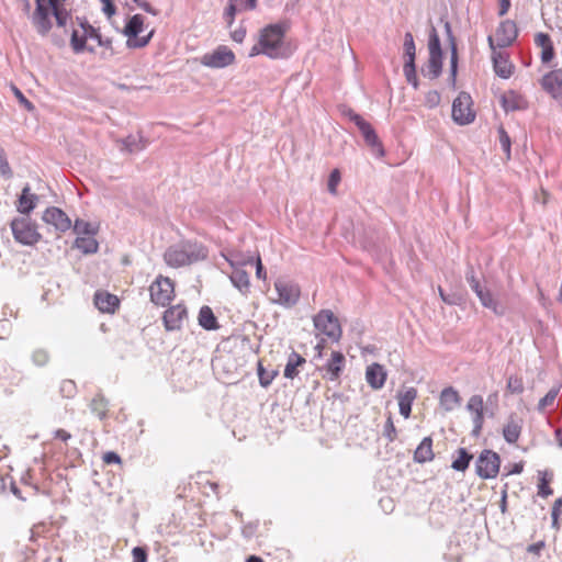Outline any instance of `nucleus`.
<instances>
[{"label":"nucleus","mask_w":562,"mask_h":562,"mask_svg":"<svg viewBox=\"0 0 562 562\" xmlns=\"http://www.w3.org/2000/svg\"><path fill=\"white\" fill-rule=\"evenodd\" d=\"M535 43L537 46L543 48L552 44L550 36L547 33H538L535 36Z\"/></svg>","instance_id":"nucleus-59"},{"label":"nucleus","mask_w":562,"mask_h":562,"mask_svg":"<svg viewBox=\"0 0 562 562\" xmlns=\"http://www.w3.org/2000/svg\"><path fill=\"white\" fill-rule=\"evenodd\" d=\"M0 175H2L5 178L12 177V170L9 166V162L5 157V153L2 148H0Z\"/></svg>","instance_id":"nucleus-53"},{"label":"nucleus","mask_w":562,"mask_h":562,"mask_svg":"<svg viewBox=\"0 0 562 562\" xmlns=\"http://www.w3.org/2000/svg\"><path fill=\"white\" fill-rule=\"evenodd\" d=\"M11 231L14 239L23 245L32 246L41 238L35 224L29 217L14 218L11 222Z\"/></svg>","instance_id":"nucleus-4"},{"label":"nucleus","mask_w":562,"mask_h":562,"mask_svg":"<svg viewBox=\"0 0 562 562\" xmlns=\"http://www.w3.org/2000/svg\"><path fill=\"white\" fill-rule=\"evenodd\" d=\"M277 374H278L277 370L268 371L263 368V366L260 361L258 362V378H259V383L262 387H268L272 383V381L277 376Z\"/></svg>","instance_id":"nucleus-43"},{"label":"nucleus","mask_w":562,"mask_h":562,"mask_svg":"<svg viewBox=\"0 0 562 562\" xmlns=\"http://www.w3.org/2000/svg\"><path fill=\"white\" fill-rule=\"evenodd\" d=\"M539 484H538V495L546 498L553 494L552 488L549 486L550 481L552 480V473L548 471H539Z\"/></svg>","instance_id":"nucleus-39"},{"label":"nucleus","mask_w":562,"mask_h":562,"mask_svg":"<svg viewBox=\"0 0 562 562\" xmlns=\"http://www.w3.org/2000/svg\"><path fill=\"white\" fill-rule=\"evenodd\" d=\"M467 409L472 414L473 435L479 436L484 420V402L481 395H472L467 404Z\"/></svg>","instance_id":"nucleus-16"},{"label":"nucleus","mask_w":562,"mask_h":562,"mask_svg":"<svg viewBox=\"0 0 562 562\" xmlns=\"http://www.w3.org/2000/svg\"><path fill=\"white\" fill-rule=\"evenodd\" d=\"M238 9L233 0H229V3L224 12V18L227 21V23L231 25L234 22L236 13H238Z\"/></svg>","instance_id":"nucleus-55"},{"label":"nucleus","mask_w":562,"mask_h":562,"mask_svg":"<svg viewBox=\"0 0 562 562\" xmlns=\"http://www.w3.org/2000/svg\"><path fill=\"white\" fill-rule=\"evenodd\" d=\"M345 367V356L340 351H333L330 358L322 370L325 371L324 378L336 381Z\"/></svg>","instance_id":"nucleus-19"},{"label":"nucleus","mask_w":562,"mask_h":562,"mask_svg":"<svg viewBox=\"0 0 562 562\" xmlns=\"http://www.w3.org/2000/svg\"><path fill=\"white\" fill-rule=\"evenodd\" d=\"M518 35L516 23L512 20L501 22L496 30L494 44L495 48H504L510 46Z\"/></svg>","instance_id":"nucleus-14"},{"label":"nucleus","mask_w":562,"mask_h":562,"mask_svg":"<svg viewBox=\"0 0 562 562\" xmlns=\"http://www.w3.org/2000/svg\"><path fill=\"white\" fill-rule=\"evenodd\" d=\"M42 218L46 224L54 226L55 229L60 233H65L71 227L69 216L61 209L56 206L47 207Z\"/></svg>","instance_id":"nucleus-13"},{"label":"nucleus","mask_w":562,"mask_h":562,"mask_svg":"<svg viewBox=\"0 0 562 562\" xmlns=\"http://www.w3.org/2000/svg\"><path fill=\"white\" fill-rule=\"evenodd\" d=\"M11 90H12L13 94L15 95V98L19 100L21 105H23L27 111L34 110V105L25 98V95L22 93V91L18 87L12 86Z\"/></svg>","instance_id":"nucleus-52"},{"label":"nucleus","mask_w":562,"mask_h":562,"mask_svg":"<svg viewBox=\"0 0 562 562\" xmlns=\"http://www.w3.org/2000/svg\"><path fill=\"white\" fill-rule=\"evenodd\" d=\"M285 31V23L269 24L263 27L260 31L258 43L249 52V57L260 54L273 59L282 57V43Z\"/></svg>","instance_id":"nucleus-1"},{"label":"nucleus","mask_w":562,"mask_h":562,"mask_svg":"<svg viewBox=\"0 0 562 562\" xmlns=\"http://www.w3.org/2000/svg\"><path fill=\"white\" fill-rule=\"evenodd\" d=\"M162 318L167 330L180 329L187 318V308L181 304L171 306L164 313Z\"/></svg>","instance_id":"nucleus-18"},{"label":"nucleus","mask_w":562,"mask_h":562,"mask_svg":"<svg viewBox=\"0 0 562 562\" xmlns=\"http://www.w3.org/2000/svg\"><path fill=\"white\" fill-rule=\"evenodd\" d=\"M119 303L117 296L109 292L98 291L94 294V305L102 313H113Z\"/></svg>","instance_id":"nucleus-21"},{"label":"nucleus","mask_w":562,"mask_h":562,"mask_svg":"<svg viewBox=\"0 0 562 562\" xmlns=\"http://www.w3.org/2000/svg\"><path fill=\"white\" fill-rule=\"evenodd\" d=\"M458 457L452 461L451 468L456 471H465L469 468L470 461L473 456L467 451L464 448H459L457 450Z\"/></svg>","instance_id":"nucleus-38"},{"label":"nucleus","mask_w":562,"mask_h":562,"mask_svg":"<svg viewBox=\"0 0 562 562\" xmlns=\"http://www.w3.org/2000/svg\"><path fill=\"white\" fill-rule=\"evenodd\" d=\"M440 102V94L437 91H429L426 94V103L429 108H435Z\"/></svg>","instance_id":"nucleus-62"},{"label":"nucleus","mask_w":562,"mask_h":562,"mask_svg":"<svg viewBox=\"0 0 562 562\" xmlns=\"http://www.w3.org/2000/svg\"><path fill=\"white\" fill-rule=\"evenodd\" d=\"M90 409L100 419H103L106 417L108 401L102 395H97L92 398L90 403Z\"/></svg>","instance_id":"nucleus-41"},{"label":"nucleus","mask_w":562,"mask_h":562,"mask_svg":"<svg viewBox=\"0 0 562 562\" xmlns=\"http://www.w3.org/2000/svg\"><path fill=\"white\" fill-rule=\"evenodd\" d=\"M206 256L205 247L187 240L168 247L164 254V259L169 267L180 268L204 260Z\"/></svg>","instance_id":"nucleus-2"},{"label":"nucleus","mask_w":562,"mask_h":562,"mask_svg":"<svg viewBox=\"0 0 562 562\" xmlns=\"http://www.w3.org/2000/svg\"><path fill=\"white\" fill-rule=\"evenodd\" d=\"M52 14L54 15L56 24L59 27H65L68 20L70 19V13L66 8L55 10L52 12Z\"/></svg>","instance_id":"nucleus-48"},{"label":"nucleus","mask_w":562,"mask_h":562,"mask_svg":"<svg viewBox=\"0 0 562 562\" xmlns=\"http://www.w3.org/2000/svg\"><path fill=\"white\" fill-rule=\"evenodd\" d=\"M554 57V47H553V44L547 46V47H543L542 50H541V61L547 64L549 61H551Z\"/></svg>","instance_id":"nucleus-60"},{"label":"nucleus","mask_w":562,"mask_h":562,"mask_svg":"<svg viewBox=\"0 0 562 562\" xmlns=\"http://www.w3.org/2000/svg\"><path fill=\"white\" fill-rule=\"evenodd\" d=\"M471 98L469 94L460 93L452 103V119L460 125L470 124L474 121V113L470 108Z\"/></svg>","instance_id":"nucleus-9"},{"label":"nucleus","mask_w":562,"mask_h":562,"mask_svg":"<svg viewBox=\"0 0 562 562\" xmlns=\"http://www.w3.org/2000/svg\"><path fill=\"white\" fill-rule=\"evenodd\" d=\"M498 134H499L501 147L505 151L507 158L509 159L510 158V137L503 127H501L498 130Z\"/></svg>","instance_id":"nucleus-49"},{"label":"nucleus","mask_w":562,"mask_h":562,"mask_svg":"<svg viewBox=\"0 0 562 562\" xmlns=\"http://www.w3.org/2000/svg\"><path fill=\"white\" fill-rule=\"evenodd\" d=\"M103 3L102 11L104 14H106L109 18L115 14V5L113 4L112 0H100Z\"/></svg>","instance_id":"nucleus-63"},{"label":"nucleus","mask_w":562,"mask_h":562,"mask_svg":"<svg viewBox=\"0 0 562 562\" xmlns=\"http://www.w3.org/2000/svg\"><path fill=\"white\" fill-rule=\"evenodd\" d=\"M235 55L231 48L225 45L218 46L213 52L206 53L201 57V64L210 68H224L232 65Z\"/></svg>","instance_id":"nucleus-8"},{"label":"nucleus","mask_w":562,"mask_h":562,"mask_svg":"<svg viewBox=\"0 0 562 562\" xmlns=\"http://www.w3.org/2000/svg\"><path fill=\"white\" fill-rule=\"evenodd\" d=\"M254 265L256 266V277L258 279L265 280L267 274H266V270L263 268V265L261 262L260 256L254 257Z\"/></svg>","instance_id":"nucleus-61"},{"label":"nucleus","mask_w":562,"mask_h":562,"mask_svg":"<svg viewBox=\"0 0 562 562\" xmlns=\"http://www.w3.org/2000/svg\"><path fill=\"white\" fill-rule=\"evenodd\" d=\"M199 325L206 330H213L218 327L216 317L209 306H202L199 313Z\"/></svg>","instance_id":"nucleus-31"},{"label":"nucleus","mask_w":562,"mask_h":562,"mask_svg":"<svg viewBox=\"0 0 562 562\" xmlns=\"http://www.w3.org/2000/svg\"><path fill=\"white\" fill-rule=\"evenodd\" d=\"M445 29L451 40V44H452V52H451V59H450V80L452 83L456 82V77H457V69H458V56H457V49H456V45H454V42H453V36H452V32H451V26L450 24L447 22L445 24Z\"/></svg>","instance_id":"nucleus-40"},{"label":"nucleus","mask_w":562,"mask_h":562,"mask_svg":"<svg viewBox=\"0 0 562 562\" xmlns=\"http://www.w3.org/2000/svg\"><path fill=\"white\" fill-rule=\"evenodd\" d=\"M232 284L241 293L247 294L250 289V279L244 268H235L229 274Z\"/></svg>","instance_id":"nucleus-24"},{"label":"nucleus","mask_w":562,"mask_h":562,"mask_svg":"<svg viewBox=\"0 0 562 562\" xmlns=\"http://www.w3.org/2000/svg\"><path fill=\"white\" fill-rule=\"evenodd\" d=\"M305 363V359L295 351H292L288 358V362L284 368V376L286 379H293L297 375V367Z\"/></svg>","instance_id":"nucleus-32"},{"label":"nucleus","mask_w":562,"mask_h":562,"mask_svg":"<svg viewBox=\"0 0 562 562\" xmlns=\"http://www.w3.org/2000/svg\"><path fill=\"white\" fill-rule=\"evenodd\" d=\"M340 181V173L337 169L333 170L329 175L328 179V191L330 193H336V188Z\"/></svg>","instance_id":"nucleus-56"},{"label":"nucleus","mask_w":562,"mask_h":562,"mask_svg":"<svg viewBox=\"0 0 562 562\" xmlns=\"http://www.w3.org/2000/svg\"><path fill=\"white\" fill-rule=\"evenodd\" d=\"M63 393H67L70 396L75 391V384L72 381H64L60 387Z\"/></svg>","instance_id":"nucleus-64"},{"label":"nucleus","mask_w":562,"mask_h":562,"mask_svg":"<svg viewBox=\"0 0 562 562\" xmlns=\"http://www.w3.org/2000/svg\"><path fill=\"white\" fill-rule=\"evenodd\" d=\"M72 229L78 236H94L99 232V225L78 218L75 221Z\"/></svg>","instance_id":"nucleus-37"},{"label":"nucleus","mask_w":562,"mask_h":562,"mask_svg":"<svg viewBox=\"0 0 562 562\" xmlns=\"http://www.w3.org/2000/svg\"><path fill=\"white\" fill-rule=\"evenodd\" d=\"M440 406L446 412H451L461 405V396L452 386L446 387L440 393Z\"/></svg>","instance_id":"nucleus-23"},{"label":"nucleus","mask_w":562,"mask_h":562,"mask_svg":"<svg viewBox=\"0 0 562 562\" xmlns=\"http://www.w3.org/2000/svg\"><path fill=\"white\" fill-rule=\"evenodd\" d=\"M239 12L246 10H254L257 5V0H233Z\"/></svg>","instance_id":"nucleus-57"},{"label":"nucleus","mask_w":562,"mask_h":562,"mask_svg":"<svg viewBox=\"0 0 562 562\" xmlns=\"http://www.w3.org/2000/svg\"><path fill=\"white\" fill-rule=\"evenodd\" d=\"M36 8L32 15V23L41 36H46L52 29V21L48 18V8L45 0H35Z\"/></svg>","instance_id":"nucleus-15"},{"label":"nucleus","mask_w":562,"mask_h":562,"mask_svg":"<svg viewBox=\"0 0 562 562\" xmlns=\"http://www.w3.org/2000/svg\"><path fill=\"white\" fill-rule=\"evenodd\" d=\"M144 18L140 14L133 15L124 27V34L128 37L127 46L132 48H140L148 44L151 37V32L143 37L138 35L143 31Z\"/></svg>","instance_id":"nucleus-6"},{"label":"nucleus","mask_w":562,"mask_h":562,"mask_svg":"<svg viewBox=\"0 0 562 562\" xmlns=\"http://www.w3.org/2000/svg\"><path fill=\"white\" fill-rule=\"evenodd\" d=\"M355 119L357 120L356 126L359 128L366 144L371 148L372 154L376 157H383L384 148L371 124L362 116H356Z\"/></svg>","instance_id":"nucleus-11"},{"label":"nucleus","mask_w":562,"mask_h":562,"mask_svg":"<svg viewBox=\"0 0 562 562\" xmlns=\"http://www.w3.org/2000/svg\"><path fill=\"white\" fill-rule=\"evenodd\" d=\"M32 360L36 366H44L48 361V353L43 349L35 350Z\"/></svg>","instance_id":"nucleus-54"},{"label":"nucleus","mask_w":562,"mask_h":562,"mask_svg":"<svg viewBox=\"0 0 562 562\" xmlns=\"http://www.w3.org/2000/svg\"><path fill=\"white\" fill-rule=\"evenodd\" d=\"M133 562H147V552L142 547H135L132 550Z\"/></svg>","instance_id":"nucleus-58"},{"label":"nucleus","mask_w":562,"mask_h":562,"mask_svg":"<svg viewBox=\"0 0 562 562\" xmlns=\"http://www.w3.org/2000/svg\"><path fill=\"white\" fill-rule=\"evenodd\" d=\"M432 459V440L430 437H425L415 450L414 460L418 463H425Z\"/></svg>","instance_id":"nucleus-27"},{"label":"nucleus","mask_w":562,"mask_h":562,"mask_svg":"<svg viewBox=\"0 0 562 562\" xmlns=\"http://www.w3.org/2000/svg\"><path fill=\"white\" fill-rule=\"evenodd\" d=\"M428 49L429 55L431 56H442L440 38L434 26H431V30L429 32Z\"/></svg>","instance_id":"nucleus-42"},{"label":"nucleus","mask_w":562,"mask_h":562,"mask_svg":"<svg viewBox=\"0 0 562 562\" xmlns=\"http://www.w3.org/2000/svg\"><path fill=\"white\" fill-rule=\"evenodd\" d=\"M488 45L492 49V60L495 74L503 78L508 79L513 75L514 66L509 61L508 56L503 52H497L494 44V37H487Z\"/></svg>","instance_id":"nucleus-12"},{"label":"nucleus","mask_w":562,"mask_h":562,"mask_svg":"<svg viewBox=\"0 0 562 562\" xmlns=\"http://www.w3.org/2000/svg\"><path fill=\"white\" fill-rule=\"evenodd\" d=\"M274 289L278 293L276 303L285 307L294 306L301 295V290L296 283L283 279H278L274 282Z\"/></svg>","instance_id":"nucleus-7"},{"label":"nucleus","mask_w":562,"mask_h":562,"mask_svg":"<svg viewBox=\"0 0 562 562\" xmlns=\"http://www.w3.org/2000/svg\"><path fill=\"white\" fill-rule=\"evenodd\" d=\"M383 435L387 438L389 441H394L396 438V428L393 424L392 416L389 415L385 425H384V431Z\"/></svg>","instance_id":"nucleus-51"},{"label":"nucleus","mask_w":562,"mask_h":562,"mask_svg":"<svg viewBox=\"0 0 562 562\" xmlns=\"http://www.w3.org/2000/svg\"><path fill=\"white\" fill-rule=\"evenodd\" d=\"M507 389L510 393L519 394L524 391L522 380L517 376H509Z\"/></svg>","instance_id":"nucleus-50"},{"label":"nucleus","mask_w":562,"mask_h":562,"mask_svg":"<svg viewBox=\"0 0 562 562\" xmlns=\"http://www.w3.org/2000/svg\"><path fill=\"white\" fill-rule=\"evenodd\" d=\"M541 87L554 99L562 97V68L554 69L541 78Z\"/></svg>","instance_id":"nucleus-17"},{"label":"nucleus","mask_w":562,"mask_h":562,"mask_svg":"<svg viewBox=\"0 0 562 562\" xmlns=\"http://www.w3.org/2000/svg\"><path fill=\"white\" fill-rule=\"evenodd\" d=\"M80 26L82 31L86 32V36H88V38L97 41L99 46L112 49V40L103 38L99 30L94 29L87 21H81Z\"/></svg>","instance_id":"nucleus-28"},{"label":"nucleus","mask_w":562,"mask_h":562,"mask_svg":"<svg viewBox=\"0 0 562 562\" xmlns=\"http://www.w3.org/2000/svg\"><path fill=\"white\" fill-rule=\"evenodd\" d=\"M224 257L232 269L243 268L247 265H254V256H244L238 251H231L227 256Z\"/></svg>","instance_id":"nucleus-35"},{"label":"nucleus","mask_w":562,"mask_h":562,"mask_svg":"<svg viewBox=\"0 0 562 562\" xmlns=\"http://www.w3.org/2000/svg\"><path fill=\"white\" fill-rule=\"evenodd\" d=\"M314 327L330 340L337 342L341 338V327L338 318L330 310H322L313 317Z\"/></svg>","instance_id":"nucleus-3"},{"label":"nucleus","mask_w":562,"mask_h":562,"mask_svg":"<svg viewBox=\"0 0 562 562\" xmlns=\"http://www.w3.org/2000/svg\"><path fill=\"white\" fill-rule=\"evenodd\" d=\"M499 456L492 450H483L475 462L476 474L484 480L494 479L499 471Z\"/></svg>","instance_id":"nucleus-5"},{"label":"nucleus","mask_w":562,"mask_h":562,"mask_svg":"<svg viewBox=\"0 0 562 562\" xmlns=\"http://www.w3.org/2000/svg\"><path fill=\"white\" fill-rule=\"evenodd\" d=\"M559 394V387H552L549 392L539 401L538 411L543 412L548 406L553 405Z\"/></svg>","instance_id":"nucleus-46"},{"label":"nucleus","mask_w":562,"mask_h":562,"mask_svg":"<svg viewBox=\"0 0 562 562\" xmlns=\"http://www.w3.org/2000/svg\"><path fill=\"white\" fill-rule=\"evenodd\" d=\"M404 75L408 83H411L415 89L418 87V81L416 77V67L415 63H405L404 64Z\"/></svg>","instance_id":"nucleus-47"},{"label":"nucleus","mask_w":562,"mask_h":562,"mask_svg":"<svg viewBox=\"0 0 562 562\" xmlns=\"http://www.w3.org/2000/svg\"><path fill=\"white\" fill-rule=\"evenodd\" d=\"M150 299L157 304L165 306L170 302L173 295V283L169 278L159 277L150 285Z\"/></svg>","instance_id":"nucleus-10"},{"label":"nucleus","mask_w":562,"mask_h":562,"mask_svg":"<svg viewBox=\"0 0 562 562\" xmlns=\"http://www.w3.org/2000/svg\"><path fill=\"white\" fill-rule=\"evenodd\" d=\"M366 379L372 389L379 390L385 383L386 373L382 366L373 363L367 368Z\"/></svg>","instance_id":"nucleus-22"},{"label":"nucleus","mask_w":562,"mask_h":562,"mask_svg":"<svg viewBox=\"0 0 562 562\" xmlns=\"http://www.w3.org/2000/svg\"><path fill=\"white\" fill-rule=\"evenodd\" d=\"M400 414L408 418L412 412V405L417 397V390L413 386L404 387L397 393Z\"/></svg>","instance_id":"nucleus-20"},{"label":"nucleus","mask_w":562,"mask_h":562,"mask_svg":"<svg viewBox=\"0 0 562 562\" xmlns=\"http://www.w3.org/2000/svg\"><path fill=\"white\" fill-rule=\"evenodd\" d=\"M442 69V56L429 55L426 68L423 69L424 76L429 79H436L440 76Z\"/></svg>","instance_id":"nucleus-33"},{"label":"nucleus","mask_w":562,"mask_h":562,"mask_svg":"<svg viewBox=\"0 0 562 562\" xmlns=\"http://www.w3.org/2000/svg\"><path fill=\"white\" fill-rule=\"evenodd\" d=\"M520 432L521 425L515 419H510L503 429L504 439L508 443H515L518 440Z\"/></svg>","instance_id":"nucleus-36"},{"label":"nucleus","mask_w":562,"mask_h":562,"mask_svg":"<svg viewBox=\"0 0 562 562\" xmlns=\"http://www.w3.org/2000/svg\"><path fill=\"white\" fill-rule=\"evenodd\" d=\"M74 247L79 249L85 255H92L98 251L99 243L93 236H78L75 239Z\"/></svg>","instance_id":"nucleus-29"},{"label":"nucleus","mask_w":562,"mask_h":562,"mask_svg":"<svg viewBox=\"0 0 562 562\" xmlns=\"http://www.w3.org/2000/svg\"><path fill=\"white\" fill-rule=\"evenodd\" d=\"M479 300L481 304L491 310L495 315H504L505 308L502 306L498 301L493 296L490 290H485L482 294H480Z\"/></svg>","instance_id":"nucleus-30"},{"label":"nucleus","mask_w":562,"mask_h":562,"mask_svg":"<svg viewBox=\"0 0 562 562\" xmlns=\"http://www.w3.org/2000/svg\"><path fill=\"white\" fill-rule=\"evenodd\" d=\"M122 149L128 153H137L143 150L146 147V140L142 135H130L124 140H122Z\"/></svg>","instance_id":"nucleus-34"},{"label":"nucleus","mask_w":562,"mask_h":562,"mask_svg":"<svg viewBox=\"0 0 562 562\" xmlns=\"http://www.w3.org/2000/svg\"><path fill=\"white\" fill-rule=\"evenodd\" d=\"M37 200L38 196L34 193H31L30 187H24L19 198V212L26 215L30 214L34 210Z\"/></svg>","instance_id":"nucleus-25"},{"label":"nucleus","mask_w":562,"mask_h":562,"mask_svg":"<svg viewBox=\"0 0 562 562\" xmlns=\"http://www.w3.org/2000/svg\"><path fill=\"white\" fill-rule=\"evenodd\" d=\"M404 53L407 57L405 63H415L416 48L412 33L407 32L404 36Z\"/></svg>","instance_id":"nucleus-44"},{"label":"nucleus","mask_w":562,"mask_h":562,"mask_svg":"<svg viewBox=\"0 0 562 562\" xmlns=\"http://www.w3.org/2000/svg\"><path fill=\"white\" fill-rule=\"evenodd\" d=\"M87 40H88V36H86L85 31H83V34L80 36L78 31L75 30L71 34V40H70L71 47H72L74 52L75 53L83 52L87 48V46H86Z\"/></svg>","instance_id":"nucleus-45"},{"label":"nucleus","mask_w":562,"mask_h":562,"mask_svg":"<svg viewBox=\"0 0 562 562\" xmlns=\"http://www.w3.org/2000/svg\"><path fill=\"white\" fill-rule=\"evenodd\" d=\"M501 104L505 112L522 110L526 108V101L524 98L514 91L503 94L501 98Z\"/></svg>","instance_id":"nucleus-26"}]
</instances>
